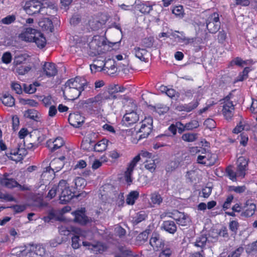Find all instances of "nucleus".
Listing matches in <instances>:
<instances>
[{
  "mask_svg": "<svg viewBox=\"0 0 257 257\" xmlns=\"http://www.w3.org/2000/svg\"><path fill=\"white\" fill-rule=\"evenodd\" d=\"M21 40L28 42H35L38 47L44 48L46 44V40L44 35L36 29L27 28L19 35Z\"/></svg>",
  "mask_w": 257,
  "mask_h": 257,
  "instance_id": "f257e3e1",
  "label": "nucleus"
},
{
  "mask_svg": "<svg viewBox=\"0 0 257 257\" xmlns=\"http://www.w3.org/2000/svg\"><path fill=\"white\" fill-rule=\"evenodd\" d=\"M172 253L173 251L170 247H165L161 250L159 257H171Z\"/></svg>",
  "mask_w": 257,
  "mask_h": 257,
  "instance_id": "4d7b16f0",
  "label": "nucleus"
},
{
  "mask_svg": "<svg viewBox=\"0 0 257 257\" xmlns=\"http://www.w3.org/2000/svg\"><path fill=\"white\" fill-rule=\"evenodd\" d=\"M85 208H82L72 213L75 216L74 220L75 222L82 224H86L88 222V218L85 214Z\"/></svg>",
  "mask_w": 257,
  "mask_h": 257,
  "instance_id": "5701e85b",
  "label": "nucleus"
},
{
  "mask_svg": "<svg viewBox=\"0 0 257 257\" xmlns=\"http://www.w3.org/2000/svg\"><path fill=\"white\" fill-rule=\"evenodd\" d=\"M39 98L45 107H49L52 105V103L54 102L51 95L40 96Z\"/></svg>",
  "mask_w": 257,
  "mask_h": 257,
  "instance_id": "de8ad7c7",
  "label": "nucleus"
},
{
  "mask_svg": "<svg viewBox=\"0 0 257 257\" xmlns=\"http://www.w3.org/2000/svg\"><path fill=\"white\" fill-rule=\"evenodd\" d=\"M12 59V56L10 52H5L3 54L2 60L3 63L5 64H9L11 63Z\"/></svg>",
  "mask_w": 257,
  "mask_h": 257,
  "instance_id": "052dcab7",
  "label": "nucleus"
},
{
  "mask_svg": "<svg viewBox=\"0 0 257 257\" xmlns=\"http://www.w3.org/2000/svg\"><path fill=\"white\" fill-rule=\"evenodd\" d=\"M139 119L138 114L136 112L133 111L126 113L121 120L122 125L128 127L137 122Z\"/></svg>",
  "mask_w": 257,
  "mask_h": 257,
  "instance_id": "2eb2a0df",
  "label": "nucleus"
},
{
  "mask_svg": "<svg viewBox=\"0 0 257 257\" xmlns=\"http://www.w3.org/2000/svg\"><path fill=\"white\" fill-rule=\"evenodd\" d=\"M24 115L26 117L37 120L39 118L40 113L34 109H30L25 111Z\"/></svg>",
  "mask_w": 257,
  "mask_h": 257,
  "instance_id": "72a5a7b5",
  "label": "nucleus"
},
{
  "mask_svg": "<svg viewBox=\"0 0 257 257\" xmlns=\"http://www.w3.org/2000/svg\"><path fill=\"white\" fill-rule=\"evenodd\" d=\"M108 143V141L107 139H103L94 145L93 149L96 152H103L106 149Z\"/></svg>",
  "mask_w": 257,
  "mask_h": 257,
  "instance_id": "c756f323",
  "label": "nucleus"
},
{
  "mask_svg": "<svg viewBox=\"0 0 257 257\" xmlns=\"http://www.w3.org/2000/svg\"><path fill=\"white\" fill-rule=\"evenodd\" d=\"M75 88H70V87H65L63 90V95L66 99L70 100H74L78 98L82 90Z\"/></svg>",
  "mask_w": 257,
  "mask_h": 257,
  "instance_id": "6ab92c4d",
  "label": "nucleus"
},
{
  "mask_svg": "<svg viewBox=\"0 0 257 257\" xmlns=\"http://www.w3.org/2000/svg\"><path fill=\"white\" fill-rule=\"evenodd\" d=\"M152 128L153 126H148V127H141L138 132L140 134L139 140L148 137L152 132Z\"/></svg>",
  "mask_w": 257,
  "mask_h": 257,
  "instance_id": "c9c22d12",
  "label": "nucleus"
},
{
  "mask_svg": "<svg viewBox=\"0 0 257 257\" xmlns=\"http://www.w3.org/2000/svg\"><path fill=\"white\" fill-rule=\"evenodd\" d=\"M72 230L76 234L71 238V245L74 249H77L80 247L79 242L80 237H83L85 238V240H87V239H89V236H91L92 235V232L90 231H84L79 228H75L74 229H72Z\"/></svg>",
  "mask_w": 257,
  "mask_h": 257,
  "instance_id": "6e6552de",
  "label": "nucleus"
},
{
  "mask_svg": "<svg viewBox=\"0 0 257 257\" xmlns=\"http://www.w3.org/2000/svg\"><path fill=\"white\" fill-rule=\"evenodd\" d=\"M157 7L156 5L151 6L148 3H141L135 5V10L139 11L144 15H156Z\"/></svg>",
  "mask_w": 257,
  "mask_h": 257,
  "instance_id": "ddd939ff",
  "label": "nucleus"
},
{
  "mask_svg": "<svg viewBox=\"0 0 257 257\" xmlns=\"http://www.w3.org/2000/svg\"><path fill=\"white\" fill-rule=\"evenodd\" d=\"M118 43L119 42L107 43L100 39H93L89 43V47L90 49L95 51L96 53L99 55L111 51L112 47Z\"/></svg>",
  "mask_w": 257,
  "mask_h": 257,
  "instance_id": "20e7f679",
  "label": "nucleus"
},
{
  "mask_svg": "<svg viewBox=\"0 0 257 257\" xmlns=\"http://www.w3.org/2000/svg\"><path fill=\"white\" fill-rule=\"evenodd\" d=\"M9 175L5 174L3 177L0 179L1 184L8 188H13L19 185V183L13 178H9Z\"/></svg>",
  "mask_w": 257,
  "mask_h": 257,
  "instance_id": "4be33fe9",
  "label": "nucleus"
},
{
  "mask_svg": "<svg viewBox=\"0 0 257 257\" xmlns=\"http://www.w3.org/2000/svg\"><path fill=\"white\" fill-rule=\"evenodd\" d=\"M206 27L208 31L212 33H216L220 28L219 23H215L212 21L207 22Z\"/></svg>",
  "mask_w": 257,
  "mask_h": 257,
  "instance_id": "a18cd8bd",
  "label": "nucleus"
},
{
  "mask_svg": "<svg viewBox=\"0 0 257 257\" xmlns=\"http://www.w3.org/2000/svg\"><path fill=\"white\" fill-rule=\"evenodd\" d=\"M151 206L155 207L156 205H160L163 201V198L161 195L157 192H154L150 195Z\"/></svg>",
  "mask_w": 257,
  "mask_h": 257,
  "instance_id": "cd10ccee",
  "label": "nucleus"
},
{
  "mask_svg": "<svg viewBox=\"0 0 257 257\" xmlns=\"http://www.w3.org/2000/svg\"><path fill=\"white\" fill-rule=\"evenodd\" d=\"M39 86L38 83H34L27 85L23 84L24 90L26 93L29 94L34 93L36 91V86Z\"/></svg>",
  "mask_w": 257,
  "mask_h": 257,
  "instance_id": "09e8293b",
  "label": "nucleus"
},
{
  "mask_svg": "<svg viewBox=\"0 0 257 257\" xmlns=\"http://www.w3.org/2000/svg\"><path fill=\"white\" fill-rule=\"evenodd\" d=\"M64 144V140L61 137H57L54 140H49L47 142V146L52 152L60 148Z\"/></svg>",
  "mask_w": 257,
  "mask_h": 257,
  "instance_id": "412c9836",
  "label": "nucleus"
},
{
  "mask_svg": "<svg viewBox=\"0 0 257 257\" xmlns=\"http://www.w3.org/2000/svg\"><path fill=\"white\" fill-rule=\"evenodd\" d=\"M45 9V8H42L41 5L36 3L32 0L27 2L24 6V10L28 15L37 14Z\"/></svg>",
  "mask_w": 257,
  "mask_h": 257,
  "instance_id": "f8f14e48",
  "label": "nucleus"
},
{
  "mask_svg": "<svg viewBox=\"0 0 257 257\" xmlns=\"http://www.w3.org/2000/svg\"><path fill=\"white\" fill-rule=\"evenodd\" d=\"M198 104L199 103L198 101L192 102L188 104H185L180 106L181 108V110L186 112H190L195 109L198 106Z\"/></svg>",
  "mask_w": 257,
  "mask_h": 257,
  "instance_id": "e433bc0d",
  "label": "nucleus"
},
{
  "mask_svg": "<svg viewBox=\"0 0 257 257\" xmlns=\"http://www.w3.org/2000/svg\"><path fill=\"white\" fill-rule=\"evenodd\" d=\"M12 89L16 91L17 94H21L22 93V88L21 85L18 82H13L11 84Z\"/></svg>",
  "mask_w": 257,
  "mask_h": 257,
  "instance_id": "0e129e2a",
  "label": "nucleus"
},
{
  "mask_svg": "<svg viewBox=\"0 0 257 257\" xmlns=\"http://www.w3.org/2000/svg\"><path fill=\"white\" fill-rule=\"evenodd\" d=\"M126 4H121L118 6V11H133L135 10V4H136V0H130Z\"/></svg>",
  "mask_w": 257,
  "mask_h": 257,
  "instance_id": "7c9ffc66",
  "label": "nucleus"
},
{
  "mask_svg": "<svg viewBox=\"0 0 257 257\" xmlns=\"http://www.w3.org/2000/svg\"><path fill=\"white\" fill-rule=\"evenodd\" d=\"M182 140L186 142H193L197 139V134L195 133H185L181 137Z\"/></svg>",
  "mask_w": 257,
  "mask_h": 257,
  "instance_id": "4c0bfd02",
  "label": "nucleus"
},
{
  "mask_svg": "<svg viewBox=\"0 0 257 257\" xmlns=\"http://www.w3.org/2000/svg\"><path fill=\"white\" fill-rule=\"evenodd\" d=\"M217 159V157L216 154L207 151L204 149V152L202 151L200 154L198 155L197 162L207 166H211L215 164Z\"/></svg>",
  "mask_w": 257,
  "mask_h": 257,
  "instance_id": "423d86ee",
  "label": "nucleus"
},
{
  "mask_svg": "<svg viewBox=\"0 0 257 257\" xmlns=\"http://www.w3.org/2000/svg\"><path fill=\"white\" fill-rule=\"evenodd\" d=\"M84 117L80 113H70L69 115V123L74 127H79L84 122Z\"/></svg>",
  "mask_w": 257,
  "mask_h": 257,
  "instance_id": "f3484780",
  "label": "nucleus"
},
{
  "mask_svg": "<svg viewBox=\"0 0 257 257\" xmlns=\"http://www.w3.org/2000/svg\"><path fill=\"white\" fill-rule=\"evenodd\" d=\"M233 199V196L232 195H229L225 201L224 202L223 205V209L224 210H226L227 209H228L230 207V205L231 202H232V200Z\"/></svg>",
  "mask_w": 257,
  "mask_h": 257,
  "instance_id": "338daca9",
  "label": "nucleus"
},
{
  "mask_svg": "<svg viewBox=\"0 0 257 257\" xmlns=\"http://www.w3.org/2000/svg\"><path fill=\"white\" fill-rule=\"evenodd\" d=\"M147 217V214L144 211H141L136 214L133 218V221L135 224H138L145 220Z\"/></svg>",
  "mask_w": 257,
  "mask_h": 257,
  "instance_id": "79ce46f5",
  "label": "nucleus"
},
{
  "mask_svg": "<svg viewBox=\"0 0 257 257\" xmlns=\"http://www.w3.org/2000/svg\"><path fill=\"white\" fill-rule=\"evenodd\" d=\"M238 227L239 224L237 221L232 220L229 222V228L231 231L234 232V234H236Z\"/></svg>",
  "mask_w": 257,
  "mask_h": 257,
  "instance_id": "bf43d9fd",
  "label": "nucleus"
},
{
  "mask_svg": "<svg viewBox=\"0 0 257 257\" xmlns=\"http://www.w3.org/2000/svg\"><path fill=\"white\" fill-rule=\"evenodd\" d=\"M255 204L252 202L251 200L246 201L243 211L241 213V216L245 217H249L252 216L256 210Z\"/></svg>",
  "mask_w": 257,
  "mask_h": 257,
  "instance_id": "aec40b11",
  "label": "nucleus"
},
{
  "mask_svg": "<svg viewBox=\"0 0 257 257\" xmlns=\"http://www.w3.org/2000/svg\"><path fill=\"white\" fill-rule=\"evenodd\" d=\"M133 53L136 57L143 61H146L145 55L147 54V51L145 49L140 48V47H135L133 50Z\"/></svg>",
  "mask_w": 257,
  "mask_h": 257,
  "instance_id": "2f4dec72",
  "label": "nucleus"
},
{
  "mask_svg": "<svg viewBox=\"0 0 257 257\" xmlns=\"http://www.w3.org/2000/svg\"><path fill=\"white\" fill-rule=\"evenodd\" d=\"M166 95L172 99H177L179 97V93L174 89L168 88Z\"/></svg>",
  "mask_w": 257,
  "mask_h": 257,
  "instance_id": "6e6d98bb",
  "label": "nucleus"
},
{
  "mask_svg": "<svg viewBox=\"0 0 257 257\" xmlns=\"http://www.w3.org/2000/svg\"><path fill=\"white\" fill-rule=\"evenodd\" d=\"M169 110L168 106L162 104H158L154 106V110L160 115L167 113Z\"/></svg>",
  "mask_w": 257,
  "mask_h": 257,
  "instance_id": "58836bf2",
  "label": "nucleus"
},
{
  "mask_svg": "<svg viewBox=\"0 0 257 257\" xmlns=\"http://www.w3.org/2000/svg\"><path fill=\"white\" fill-rule=\"evenodd\" d=\"M28 251L25 257H43L45 253V248L42 244H29L26 247Z\"/></svg>",
  "mask_w": 257,
  "mask_h": 257,
  "instance_id": "9b49d317",
  "label": "nucleus"
},
{
  "mask_svg": "<svg viewBox=\"0 0 257 257\" xmlns=\"http://www.w3.org/2000/svg\"><path fill=\"white\" fill-rule=\"evenodd\" d=\"M90 239L83 240L82 244L87 247L88 249L91 250L95 253H101L106 249L105 245L100 241L92 240V235L89 236Z\"/></svg>",
  "mask_w": 257,
  "mask_h": 257,
  "instance_id": "0eeeda50",
  "label": "nucleus"
},
{
  "mask_svg": "<svg viewBox=\"0 0 257 257\" xmlns=\"http://www.w3.org/2000/svg\"><path fill=\"white\" fill-rule=\"evenodd\" d=\"M226 172L229 178L232 181H236L237 177H240V176L238 175V171L236 170V171H234L230 167H228L226 168Z\"/></svg>",
  "mask_w": 257,
  "mask_h": 257,
  "instance_id": "a19ab883",
  "label": "nucleus"
},
{
  "mask_svg": "<svg viewBox=\"0 0 257 257\" xmlns=\"http://www.w3.org/2000/svg\"><path fill=\"white\" fill-rule=\"evenodd\" d=\"M196 39L195 38H188L185 36V33H184V35H183V37L181 40V42L180 43H183V45H187L189 44L193 43Z\"/></svg>",
  "mask_w": 257,
  "mask_h": 257,
  "instance_id": "e2e57ef3",
  "label": "nucleus"
},
{
  "mask_svg": "<svg viewBox=\"0 0 257 257\" xmlns=\"http://www.w3.org/2000/svg\"><path fill=\"white\" fill-rule=\"evenodd\" d=\"M60 192L59 196L60 203L66 204L74 196V193L70 189L66 181L61 180L58 184V192Z\"/></svg>",
  "mask_w": 257,
  "mask_h": 257,
  "instance_id": "39448f33",
  "label": "nucleus"
},
{
  "mask_svg": "<svg viewBox=\"0 0 257 257\" xmlns=\"http://www.w3.org/2000/svg\"><path fill=\"white\" fill-rule=\"evenodd\" d=\"M74 183L76 188L81 187L85 186L86 181L81 177H77L74 180Z\"/></svg>",
  "mask_w": 257,
  "mask_h": 257,
  "instance_id": "69168bd1",
  "label": "nucleus"
},
{
  "mask_svg": "<svg viewBox=\"0 0 257 257\" xmlns=\"http://www.w3.org/2000/svg\"><path fill=\"white\" fill-rule=\"evenodd\" d=\"M223 100L222 114L226 119L231 120L234 115V106L229 95L224 97Z\"/></svg>",
  "mask_w": 257,
  "mask_h": 257,
  "instance_id": "9d476101",
  "label": "nucleus"
},
{
  "mask_svg": "<svg viewBox=\"0 0 257 257\" xmlns=\"http://www.w3.org/2000/svg\"><path fill=\"white\" fill-rule=\"evenodd\" d=\"M247 167L248 160L244 157H239L236 162V170L238 171V175L241 178L244 177Z\"/></svg>",
  "mask_w": 257,
  "mask_h": 257,
  "instance_id": "dca6fc26",
  "label": "nucleus"
},
{
  "mask_svg": "<svg viewBox=\"0 0 257 257\" xmlns=\"http://www.w3.org/2000/svg\"><path fill=\"white\" fill-rule=\"evenodd\" d=\"M247 64V61H244L240 57H236L233 59L229 63L230 66L237 65L240 67H243L244 65Z\"/></svg>",
  "mask_w": 257,
  "mask_h": 257,
  "instance_id": "8fccbe9b",
  "label": "nucleus"
},
{
  "mask_svg": "<svg viewBox=\"0 0 257 257\" xmlns=\"http://www.w3.org/2000/svg\"><path fill=\"white\" fill-rule=\"evenodd\" d=\"M14 211L15 213H19L25 211L27 208L26 205H14L10 207Z\"/></svg>",
  "mask_w": 257,
  "mask_h": 257,
  "instance_id": "5fc2aeb1",
  "label": "nucleus"
},
{
  "mask_svg": "<svg viewBox=\"0 0 257 257\" xmlns=\"http://www.w3.org/2000/svg\"><path fill=\"white\" fill-rule=\"evenodd\" d=\"M88 85L86 80L82 77H76L68 80L65 83V87L84 90Z\"/></svg>",
  "mask_w": 257,
  "mask_h": 257,
  "instance_id": "1a4fd4ad",
  "label": "nucleus"
},
{
  "mask_svg": "<svg viewBox=\"0 0 257 257\" xmlns=\"http://www.w3.org/2000/svg\"><path fill=\"white\" fill-rule=\"evenodd\" d=\"M243 251V248L239 247L233 251L231 254H229L227 257H239Z\"/></svg>",
  "mask_w": 257,
  "mask_h": 257,
  "instance_id": "774afa93",
  "label": "nucleus"
},
{
  "mask_svg": "<svg viewBox=\"0 0 257 257\" xmlns=\"http://www.w3.org/2000/svg\"><path fill=\"white\" fill-rule=\"evenodd\" d=\"M162 227L166 231L172 234H174L177 230V226L173 221H164Z\"/></svg>",
  "mask_w": 257,
  "mask_h": 257,
  "instance_id": "bb28decb",
  "label": "nucleus"
},
{
  "mask_svg": "<svg viewBox=\"0 0 257 257\" xmlns=\"http://www.w3.org/2000/svg\"><path fill=\"white\" fill-rule=\"evenodd\" d=\"M102 97L101 95H97L94 97L90 98L85 101L86 107L92 111H95L101 103Z\"/></svg>",
  "mask_w": 257,
  "mask_h": 257,
  "instance_id": "a211bd4d",
  "label": "nucleus"
},
{
  "mask_svg": "<svg viewBox=\"0 0 257 257\" xmlns=\"http://www.w3.org/2000/svg\"><path fill=\"white\" fill-rule=\"evenodd\" d=\"M105 21L99 20V17H91L88 21V25L92 30H96L104 25Z\"/></svg>",
  "mask_w": 257,
  "mask_h": 257,
  "instance_id": "393cba45",
  "label": "nucleus"
},
{
  "mask_svg": "<svg viewBox=\"0 0 257 257\" xmlns=\"http://www.w3.org/2000/svg\"><path fill=\"white\" fill-rule=\"evenodd\" d=\"M64 159V157L53 159L51 162L50 166L45 168L41 175V178L47 181L52 179L54 177L55 173L60 171L63 167Z\"/></svg>",
  "mask_w": 257,
  "mask_h": 257,
  "instance_id": "7ed1b4c3",
  "label": "nucleus"
},
{
  "mask_svg": "<svg viewBox=\"0 0 257 257\" xmlns=\"http://www.w3.org/2000/svg\"><path fill=\"white\" fill-rule=\"evenodd\" d=\"M199 126V123L197 120H191L185 124L186 130L190 131L197 128Z\"/></svg>",
  "mask_w": 257,
  "mask_h": 257,
  "instance_id": "603ef678",
  "label": "nucleus"
},
{
  "mask_svg": "<svg viewBox=\"0 0 257 257\" xmlns=\"http://www.w3.org/2000/svg\"><path fill=\"white\" fill-rule=\"evenodd\" d=\"M144 164L145 168L150 172L153 173L156 170V165L154 159L146 160Z\"/></svg>",
  "mask_w": 257,
  "mask_h": 257,
  "instance_id": "ea45409f",
  "label": "nucleus"
},
{
  "mask_svg": "<svg viewBox=\"0 0 257 257\" xmlns=\"http://www.w3.org/2000/svg\"><path fill=\"white\" fill-rule=\"evenodd\" d=\"M41 72L43 75L51 77L57 75L58 70L54 63L45 62L42 65Z\"/></svg>",
  "mask_w": 257,
  "mask_h": 257,
  "instance_id": "4468645a",
  "label": "nucleus"
},
{
  "mask_svg": "<svg viewBox=\"0 0 257 257\" xmlns=\"http://www.w3.org/2000/svg\"><path fill=\"white\" fill-rule=\"evenodd\" d=\"M251 70L249 67H246L244 68L242 72L240 73L237 77V81H242L248 77V74Z\"/></svg>",
  "mask_w": 257,
  "mask_h": 257,
  "instance_id": "864d4df0",
  "label": "nucleus"
},
{
  "mask_svg": "<svg viewBox=\"0 0 257 257\" xmlns=\"http://www.w3.org/2000/svg\"><path fill=\"white\" fill-rule=\"evenodd\" d=\"M139 192L138 191H132L127 196L126 202L128 205H133L139 198Z\"/></svg>",
  "mask_w": 257,
  "mask_h": 257,
  "instance_id": "473e14b6",
  "label": "nucleus"
},
{
  "mask_svg": "<svg viewBox=\"0 0 257 257\" xmlns=\"http://www.w3.org/2000/svg\"><path fill=\"white\" fill-rule=\"evenodd\" d=\"M190 221V219L189 217L185 215L184 213H181L179 219L177 221V223L182 226H186L187 225L188 223Z\"/></svg>",
  "mask_w": 257,
  "mask_h": 257,
  "instance_id": "3c124183",
  "label": "nucleus"
},
{
  "mask_svg": "<svg viewBox=\"0 0 257 257\" xmlns=\"http://www.w3.org/2000/svg\"><path fill=\"white\" fill-rule=\"evenodd\" d=\"M184 32L183 31H175L171 34V35L176 40V41L178 43H181V40L183 37V35H184Z\"/></svg>",
  "mask_w": 257,
  "mask_h": 257,
  "instance_id": "13d9d810",
  "label": "nucleus"
},
{
  "mask_svg": "<svg viewBox=\"0 0 257 257\" xmlns=\"http://www.w3.org/2000/svg\"><path fill=\"white\" fill-rule=\"evenodd\" d=\"M153 126V118L151 116L146 117L142 121L141 127Z\"/></svg>",
  "mask_w": 257,
  "mask_h": 257,
  "instance_id": "680f3d73",
  "label": "nucleus"
},
{
  "mask_svg": "<svg viewBox=\"0 0 257 257\" xmlns=\"http://www.w3.org/2000/svg\"><path fill=\"white\" fill-rule=\"evenodd\" d=\"M141 156L146 159V160H150L154 157L152 153L145 150H142L139 154L132 159L128 164L126 170L124 173L125 180L128 184H130L133 181V173L137 163L141 160Z\"/></svg>",
  "mask_w": 257,
  "mask_h": 257,
  "instance_id": "f03ea898",
  "label": "nucleus"
},
{
  "mask_svg": "<svg viewBox=\"0 0 257 257\" xmlns=\"http://www.w3.org/2000/svg\"><path fill=\"white\" fill-rule=\"evenodd\" d=\"M150 244L154 249L158 250L164 246V243L159 235L156 233L153 234L150 240Z\"/></svg>",
  "mask_w": 257,
  "mask_h": 257,
  "instance_id": "b1692460",
  "label": "nucleus"
},
{
  "mask_svg": "<svg viewBox=\"0 0 257 257\" xmlns=\"http://www.w3.org/2000/svg\"><path fill=\"white\" fill-rule=\"evenodd\" d=\"M28 57V56L25 54L16 56L13 62L14 66L21 65L24 62L26 61Z\"/></svg>",
  "mask_w": 257,
  "mask_h": 257,
  "instance_id": "49530a36",
  "label": "nucleus"
},
{
  "mask_svg": "<svg viewBox=\"0 0 257 257\" xmlns=\"http://www.w3.org/2000/svg\"><path fill=\"white\" fill-rule=\"evenodd\" d=\"M208 239L206 235H201L196 238L195 241H194L193 244L195 246L200 247L202 249H203Z\"/></svg>",
  "mask_w": 257,
  "mask_h": 257,
  "instance_id": "c85d7f7f",
  "label": "nucleus"
},
{
  "mask_svg": "<svg viewBox=\"0 0 257 257\" xmlns=\"http://www.w3.org/2000/svg\"><path fill=\"white\" fill-rule=\"evenodd\" d=\"M228 191L230 192H234L237 194H241L244 193L246 190V187L245 185L242 186H229L228 187Z\"/></svg>",
  "mask_w": 257,
  "mask_h": 257,
  "instance_id": "37998d69",
  "label": "nucleus"
},
{
  "mask_svg": "<svg viewBox=\"0 0 257 257\" xmlns=\"http://www.w3.org/2000/svg\"><path fill=\"white\" fill-rule=\"evenodd\" d=\"M2 101L5 105L9 107L13 106L15 104L14 98L9 94H4L2 98Z\"/></svg>",
  "mask_w": 257,
  "mask_h": 257,
  "instance_id": "f704fd0d",
  "label": "nucleus"
},
{
  "mask_svg": "<svg viewBox=\"0 0 257 257\" xmlns=\"http://www.w3.org/2000/svg\"><path fill=\"white\" fill-rule=\"evenodd\" d=\"M15 69L18 74L25 75L31 70V67L27 65H21L15 66Z\"/></svg>",
  "mask_w": 257,
  "mask_h": 257,
  "instance_id": "c03bdc74",
  "label": "nucleus"
},
{
  "mask_svg": "<svg viewBox=\"0 0 257 257\" xmlns=\"http://www.w3.org/2000/svg\"><path fill=\"white\" fill-rule=\"evenodd\" d=\"M39 26L43 30L52 32L53 25L52 21L48 17L43 18L42 21L38 23Z\"/></svg>",
  "mask_w": 257,
  "mask_h": 257,
  "instance_id": "a878e982",
  "label": "nucleus"
}]
</instances>
